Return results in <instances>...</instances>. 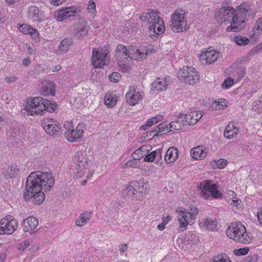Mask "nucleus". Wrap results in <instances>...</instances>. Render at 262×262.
<instances>
[{
  "label": "nucleus",
  "instance_id": "obj_34",
  "mask_svg": "<svg viewBox=\"0 0 262 262\" xmlns=\"http://www.w3.org/2000/svg\"><path fill=\"white\" fill-rule=\"evenodd\" d=\"M42 126L45 131L50 130L51 131H58L61 127L59 126V123L53 119L44 120Z\"/></svg>",
  "mask_w": 262,
  "mask_h": 262
},
{
  "label": "nucleus",
  "instance_id": "obj_7",
  "mask_svg": "<svg viewBox=\"0 0 262 262\" xmlns=\"http://www.w3.org/2000/svg\"><path fill=\"white\" fill-rule=\"evenodd\" d=\"M42 190L41 185L37 180L35 172H32L28 177L25 184V192L24 198L25 200L29 201L32 198V195L37 191Z\"/></svg>",
  "mask_w": 262,
  "mask_h": 262
},
{
  "label": "nucleus",
  "instance_id": "obj_39",
  "mask_svg": "<svg viewBox=\"0 0 262 262\" xmlns=\"http://www.w3.org/2000/svg\"><path fill=\"white\" fill-rule=\"evenodd\" d=\"M18 171L19 169L17 166L15 164H12L6 169L4 176L7 179L13 178L17 176Z\"/></svg>",
  "mask_w": 262,
  "mask_h": 262
},
{
  "label": "nucleus",
  "instance_id": "obj_18",
  "mask_svg": "<svg viewBox=\"0 0 262 262\" xmlns=\"http://www.w3.org/2000/svg\"><path fill=\"white\" fill-rule=\"evenodd\" d=\"M228 70L231 73L234 80L236 82L239 81L243 78L246 74L245 67L244 66L237 67L235 64H233Z\"/></svg>",
  "mask_w": 262,
  "mask_h": 262
},
{
  "label": "nucleus",
  "instance_id": "obj_40",
  "mask_svg": "<svg viewBox=\"0 0 262 262\" xmlns=\"http://www.w3.org/2000/svg\"><path fill=\"white\" fill-rule=\"evenodd\" d=\"M42 109H43V114L45 111H47L50 113H53L55 111L56 105L54 102L50 101L48 99H44L43 102H42Z\"/></svg>",
  "mask_w": 262,
  "mask_h": 262
},
{
  "label": "nucleus",
  "instance_id": "obj_60",
  "mask_svg": "<svg viewBox=\"0 0 262 262\" xmlns=\"http://www.w3.org/2000/svg\"><path fill=\"white\" fill-rule=\"evenodd\" d=\"M147 55V52H141L139 49H138V52H137V54L136 56H133V59L137 60L139 58H145Z\"/></svg>",
  "mask_w": 262,
  "mask_h": 262
},
{
  "label": "nucleus",
  "instance_id": "obj_45",
  "mask_svg": "<svg viewBox=\"0 0 262 262\" xmlns=\"http://www.w3.org/2000/svg\"><path fill=\"white\" fill-rule=\"evenodd\" d=\"M132 186H134V188L136 192L142 193L144 190V187L145 186V184L143 182L139 181L132 182L130 183Z\"/></svg>",
  "mask_w": 262,
  "mask_h": 262
},
{
  "label": "nucleus",
  "instance_id": "obj_35",
  "mask_svg": "<svg viewBox=\"0 0 262 262\" xmlns=\"http://www.w3.org/2000/svg\"><path fill=\"white\" fill-rule=\"evenodd\" d=\"M83 132H64V136L70 142H80L83 138Z\"/></svg>",
  "mask_w": 262,
  "mask_h": 262
},
{
  "label": "nucleus",
  "instance_id": "obj_55",
  "mask_svg": "<svg viewBox=\"0 0 262 262\" xmlns=\"http://www.w3.org/2000/svg\"><path fill=\"white\" fill-rule=\"evenodd\" d=\"M66 15L64 9H62L55 14V17L57 21H61L67 19Z\"/></svg>",
  "mask_w": 262,
  "mask_h": 262
},
{
  "label": "nucleus",
  "instance_id": "obj_48",
  "mask_svg": "<svg viewBox=\"0 0 262 262\" xmlns=\"http://www.w3.org/2000/svg\"><path fill=\"white\" fill-rule=\"evenodd\" d=\"M234 41L237 45L239 46H244L248 44L249 40L247 37H242L241 36H237L234 37Z\"/></svg>",
  "mask_w": 262,
  "mask_h": 262
},
{
  "label": "nucleus",
  "instance_id": "obj_3",
  "mask_svg": "<svg viewBox=\"0 0 262 262\" xmlns=\"http://www.w3.org/2000/svg\"><path fill=\"white\" fill-rule=\"evenodd\" d=\"M219 186L213 181L205 180L198 186L201 196L205 200L219 199L222 197V193L219 190Z\"/></svg>",
  "mask_w": 262,
  "mask_h": 262
},
{
  "label": "nucleus",
  "instance_id": "obj_38",
  "mask_svg": "<svg viewBox=\"0 0 262 262\" xmlns=\"http://www.w3.org/2000/svg\"><path fill=\"white\" fill-rule=\"evenodd\" d=\"M183 116L182 115L178 120L172 121L170 123H169V131H173L171 128H173V129L175 130H179L183 129L182 127H184L187 125H185V120H180L183 118L182 117Z\"/></svg>",
  "mask_w": 262,
  "mask_h": 262
},
{
  "label": "nucleus",
  "instance_id": "obj_42",
  "mask_svg": "<svg viewBox=\"0 0 262 262\" xmlns=\"http://www.w3.org/2000/svg\"><path fill=\"white\" fill-rule=\"evenodd\" d=\"M242 8L246 11V15L253 18L256 14V11L251 8L250 5L248 3L242 4Z\"/></svg>",
  "mask_w": 262,
  "mask_h": 262
},
{
  "label": "nucleus",
  "instance_id": "obj_27",
  "mask_svg": "<svg viewBox=\"0 0 262 262\" xmlns=\"http://www.w3.org/2000/svg\"><path fill=\"white\" fill-rule=\"evenodd\" d=\"M179 152L177 148L170 147L166 151L164 159L165 163L171 164L174 163L178 158Z\"/></svg>",
  "mask_w": 262,
  "mask_h": 262
},
{
  "label": "nucleus",
  "instance_id": "obj_43",
  "mask_svg": "<svg viewBox=\"0 0 262 262\" xmlns=\"http://www.w3.org/2000/svg\"><path fill=\"white\" fill-rule=\"evenodd\" d=\"M186 238L190 244H196L199 242V236L194 233L189 232L187 234Z\"/></svg>",
  "mask_w": 262,
  "mask_h": 262
},
{
  "label": "nucleus",
  "instance_id": "obj_13",
  "mask_svg": "<svg viewBox=\"0 0 262 262\" xmlns=\"http://www.w3.org/2000/svg\"><path fill=\"white\" fill-rule=\"evenodd\" d=\"M234 12V9L232 7H223L216 14L215 17L217 20H220L221 23L228 21L231 24V22H233Z\"/></svg>",
  "mask_w": 262,
  "mask_h": 262
},
{
  "label": "nucleus",
  "instance_id": "obj_9",
  "mask_svg": "<svg viewBox=\"0 0 262 262\" xmlns=\"http://www.w3.org/2000/svg\"><path fill=\"white\" fill-rule=\"evenodd\" d=\"M92 62L95 68H103L110 61V57L107 50L102 49L93 51Z\"/></svg>",
  "mask_w": 262,
  "mask_h": 262
},
{
  "label": "nucleus",
  "instance_id": "obj_37",
  "mask_svg": "<svg viewBox=\"0 0 262 262\" xmlns=\"http://www.w3.org/2000/svg\"><path fill=\"white\" fill-rule=\"evenodd\" d=\"M163 118L162 116L158 115L156 117H152V118L149 119L143 125L140 127L139 129L144 130L148 129L150 126L162 120Z\"/></svg>",
  "mask_w": 262,
  "mask_h": 262
},
{
  "label": "nucleus",
  "instance_id": "obj_12",
  "mask_svg": "<svg viewBox=\"0 0 262 262\" xmlns=\"http://www.w3.org/2000/svg\"><path fill=\"white\" fill-rule=\"evenodd\" d=\"M44 100L41 97H36L32 98L27 103V105L25 107V110L30 113L31 115L33 114L43 115V109H42V102Z\"/></svg>",
  "mask_w": 262,
  "mask_h": 262
},
{
  "label": "nucleus",
  "instance_id": "obj_4",
  "mask_svg": "<svg viewBox=\"0 0 262 262\" xmlns=\"http://www.w3.org/2000/svg\"><path fill=\"white\" fill-rule=\"evenodd\" d=\"M178 211V221L180 223V229L182 231L186 230L188 224L192 225L195 222L199 209L195 206H191L189 210L185 209H181Z\"/></svg>",
  "mask_w": 262,
  "mask_h": 262
},
{
  "label": "nucleus",
  "instance_id": "obj_1",
  "mask_svg": "<svg viewBox=\"0 0 262 262\" xmlns=\"http://www.w3.org/2000/svg\"><path fill=\"white\" fill-rule=\"evenodd\" d=\"M226 234L234 241L244 244H250L252 239L251 235L247 232L245 226L238 222L230 224L226 230Z\"/></svg>",
  "mask_w": 262,
  "mask_h": 262
},
{
  "label": "nucleus",
  "instance_id": "obj_44",
  "mask_svg": "<svg viewBox=\"0 0 262 262\" xmlns=\"http://www.w3.org/2000/svg\"><path fill=\"white\" fill-rule=\"evenodd\" d=\"M64 13L66 14L67 18H70L71 16H74L75 14L80 11V10L75 7H66L63 9Z\"/></svg>",
  "mask_w": 262,
  "mask_h": 262
},
{
  "label": "nucleus",
  "instance_id": "obj_52",
  "mask_svg": "<svg viewBox=\"0 0 262 262\" xmlns=\"http://www.w3.org/2000/svg\"><path fill=\"white\" fill-rule=\"evenodd\" d=\"M239 128L238 123L231 121L228 123V125L226 126L224 131H233L234 129L238 130Z\"/></svg>",
  "mask_w": 262,
  "mask_h": 262
},
{
  "label": "nucleus",
  "instance_id": "obj_25",
  "mask_svg": "<svg viewBox=\"0 0 262 262\" xmlns=\"http://www.w3.org/2000/svg\"><path fill=\"white\" fill-rule=\"evenodd\" d=\"M38 224V220L34 216H29L23 220L22 227L25 232H29L34 229Z\"/></svg>",
  "mask_w": 262,
  "mask_h": 262
},
{
  "label": "nucleus",
  "instance_id": "obj_22",
  "mask_svg": "<svg viewBox=\"0 0 262 262\" xmlns=\"http://www.w3.org/2000/svg\"><path fill=\"white\" fill-rule=\"evenodd\" d=\"M125 96L126 102L131 105L137 104L141 99L140 93L136 91L134 88L129 89V91L126 94Z\"/></svg>",
  "mask_w": 262,
  "mask_h": 262
},
{
  "label": "nucleus",
  "instance_id": "obj_29",
  "mask_svg": "<svg viewBox=\"0 0 262 262\" xmlns=\"http://www.w3.org/2000/svg\"><path fill=\"white\" fill-rule=\"evenodd\" d=\"M148 29L151 31H152L154 35H158L159 34L163 33L165 29L162 18L159 19V21H156L151 25H149Z\"/></svg>",
  "mask_w": 262,
  "mask_h": 262
},
{
  "label": "nucleus",
  "instance_id": "obj_2",
  "mask_svg": "<svg viewBox=\"0 0 262 262\" xmlns=\"http://www.w3.org/2000/svg\"><path fill=\"white\" fill-rule=\"evenodd\" d=\"M73 161L76 170V176L80 178L83 177L88 170L86 177L88 180L91 179L95 171L94 169H90L91 162L88 159L84 152L82 150L77 151L73 157Z\"/></svg>",
  "mask_w": 262,
  "mask_h": 262
},
{
  "label": "nucleus",
  "instance_id": "obj_16",
  "mask_svg": "<svg viewBox=\"0 0 262 262\" xmlns=\"http://www.w3.org/2000/svg\"><path fill=\"white\" fill-rule=\"evenodd\" d=\"M220 57H221V55L220 52L214 49H208L202 52L200 56V59L205 60L206 64H210L214 63Z\"/></svg>",
  "mask_w": 262,
  "mask_h": 262
},
{
  "label": "nucleus",
  "instance_id": "obj_33",
  "mask_svg": "<svg viewBox=\"0 0 262 262\" xmlns=\"http://www.w3.org/2000/svg\"><path fill=\"white\" fill-rule=\"evenodd\" d=\"M92 217V211H85L81 213L76 220V224L78 227L85 226Z\"/></svg>",
  "mask_w": 262,
  "mask_h": 262
},
{
  "label": "nucleus",
  "instance_id": "obj_53",
  "mask_svg": "<svg viewBox=\"0 0 262 262\" xmlns=\"http://www.w3.org/2000/svg\"><path fill=\"white\" fill-rule=\"evenodd\" d=\"M234 79L232 77H229L226 79L222 84V88L227 89L234 84Z\"/></svg>",
  "mask_w": 262,
  "mask_h": 262
},
{
  "label": "nucleus",
  "instance_id": "obj_30",
  "mask_svg": "<svg viewBox=\"0 0 262 262\" xmlns=\"http://www.w3.org/2000/svg\"><path fill=\"white\" fill-rule=\"evenodd\" d=\"M152 146L150 145H145L136 150L132 154L133 159L139 160L145 157L148 153V149H151Z\"/></svg>",
  "mask_w": 262,
  "mask_h": 262
},
{
  "label": "nucleus",
  "instance_id": "obj_19",
  "mask_svg": "<svg viewBox=\"0 0 262 262\" xmlns=\"http://www.w3.org/2000/svg\"><path fill=\"white\" fill-rule=\"evenodd\" d=\"M168 84L166 78L157 77L155 81L152 83L150 90L154 93H158L159 92L165 91Z\"/></svg>",
  "mask_w": 262,
  "mask_h": 262
},
{
  "label": "nucleus",
  "instance_id": "obj_63",
  "mask_svg": "<svg viewBox=\"0 0 262 262\" xmlns=\"http://www.w3.org/2000/svg\"><path fill=\"white\" fill-rule=\"evenodd\" d=\"M237 135V132H224V136L227 139H233Z\"/></svg>",
  "mask_w": 262,
  "mask_h": 262
},
{
  "label": "nucleus",
  "instance_id": "obj_5",
  "mask_svg": "<svg viewBox=\"0 0 262 262\" xmlns=\"http://www.w3.org/2000/svg\"><path fill=\"white\" fill-rule=\"evenodd\" d=\"M178 78L186 84H194L199 82L200 77L196 70L191 67L184 66L177 73Z\"/></svg>",
  "mask_w": 262,
  "mask_h": 262
},
{
  "label": "nucleus",
  "instance_id": "obj_14",
  "mask_svg": "<svg viewBox=\"0 0 262 262\" xmlns=\"http://www.w3.org/2000/svg\"><path fill=\"white\" fill-rule=\"evenodd\" d=\"M27 16L29 19L33 22L41 23L43 21L44 12L40 10L38 7L32 4L28 7Z\"/></svg>",
  "mask_w": 262,
  "mask_h": 262
},
{
  "label": "nucleus",
  "instance_id": "obj_49",
  "mask_svg": "<svg viewBox=\"0 0 262 262\" xmlns=\"http://www.w3.org/2000/svg\"><path fill=\"white\" fill-rule=\"evenodd\" d=\"M133 187L134 186H132V185L129 184L125 188L126 193L132 199H137V196H136V192Z\"/></svg>",
  "mask_w": 262,
  "mask_h": 262
},
{
  "label": "nucleus",
  "instance_id": "obj_51",
  "mask_svg": "<svg viewBox=\"0 0 262 262\" xmlns=\"http://www.w3.org/2000/svg\"><path fill=\"white\" fill-rule=\"evenodd\" d=\"M258 255L254 253H250L244 260V262H258Z\"/></svg>",
  "mask_w": 262,
  "mask_h": 262
},
{
  "label": "nucleus",
  "instance_id": "obj_61",
  "mask_svg": "<svg viewBox=\"0 0 262 262\" xmlns=\"http://www.w3.org/2000/svg\"><path fill=\"white\" fill-rule=\"evenodd\" d=\"M30 245V243L28 241L25 240L20 243L18 245V248L19 250H24Z\"/></svg>",
  "mask_w": 262,
  "mask_h": 262
},
{
  "label": "nucleus",
  "instance_id": "obj_20",
  "mask_svg": "<svg viewBox=\"0 0 262 262\" xmlns=\"http://www.w3.org/2000/svg\"><path fill=\"white\" fill-rule=\"evenodd\" d=\"M115 57L119 62H126L129 59L127 48L122 45H118L115 51Z\"/></svg>",
  "mask_w": 262,
  "mask_h": 262
},
{
  "label": "nucleus",
  "instance_id": "obj_17",
  "mask_svg": "<svg viewBox=\"0 0 262 262\" xmlns=\"http://www.w3.org/2000/svg\"><path fill=\"white\" fill-rule=\"evenodd\" d=\"M158 13L157 10L149 9L147 10V12L142 13L140 17V19L150 25L156 21H159L161 17L158 15Z\"/></svg>",
  "mask_w": 262,
  "mask_h": 262
},
{
  "label": "nucleus",
  "instance_id": "obj_46",
  "mask_svg": "<svg viewBox=\"0 0 262 262\" xmlns=\"http://www.w3.org/2000/svg\"><path fill=\"white\" fill-rule=\"evenodd\" d=\"M210 262H231L226 254H220L215 256Z\"/></svg>",
  "mask_w": 262,
  "mask_h": 262
},
{
  "label": "nucleus",
  "instance_id": "obj_47",
  "mask_svg": "<svg viewBox=\"0 0 262 262\" xmlns=\"http://www.w3.org/2000/svg\"><path fill=\"white\" fill-rule=\"evenodd\" d=\"M87 9L91 16H95L97 12L96 10V4L94 1L91 0L89 2Z\"/></svg>",
  "mask_w": 262,
  "mask_h": 262
},
{
  "label": "nucleus",
  "instance_id": "obj_36",
  "mask_svg": "<svg viewBox=\"0 0 262 262\" xmlns=\"http://www.w3.org/2000/svg\"><path fill=\"white\" fill-rule=\"evenodd\" d=\"M104 103L108 107L112 108L115 106L118 101V97L114 93H107L104 98Z\"/></svg>",
  "mask_w": 262,
  "mask_h": 262
},
{
  "label": "nucleus",
  "instance_id": "obj_62",
  "mask_svg": "<svg viewBox=\"0 0 262 262\" xmlns=\"http://www.w3.org/2000/svg\"><path fill=\"white\" fill-rule=\"evenodd\" d=\"M249 248L248 247L240 248L235 253L237 255H245L248 253Z\"/></svg>",
  "mask_w": 262,
  "mask_h": 262
},
{
  "label": "nucleus",
  "instance_id": "obj_28",
  "mask_svg": "<svg viewBox=\"0 0 262 262\" xmlns=\"http://www.w3.org/2000/svg\"><path fill=\"white\" fill-rule=\"evenodd\" d=\"M262 32V18H258L252 30V33L249 35V37L251 40L254 42L256 41L260 36Z\"/></svg>",
  "mask_w": 262,
  "mask_h": 262
},
{
  "label": "nucleus",
  "instance_id": "obj_64",
  "mask_svg": "<svg viewBox=\"0 0 262 262\" xmlns=\"http://www.w3.org/2000/svg\"><path fill=\"white\" fill-rule=\"evenodd\" d=\"M257 218L259 225L262 226V207L257 212Z\"/></svg>",
  "mask_w": 262,
  "mask_h": 262
},
{
  "label": "nucleus",
  "instance_id": "obj_8",
  "mask_svg": "<svg viewBox=\"0 0 262 262\" xmlns=\"http://www.w3.org/2000/svg\"><path fill=\"white\" fill-rule=\"evenodd\" d=\"M242 8V4L238 6L237 9L234 10V17L233 22H231V25L228 26L227 31L238 32L245 28V20L243 19L246 16V11Z\"/></svg>",
  "mask_w": 262,
  "mask_h": 262
},
{
  "label": "nucleus",
  "instance_id": "obj_11",
  "mask_svg": "<svg viewBox=\"0 0 262 262\" xmlns=\"http://www.w3.org/2000/svg\"><path fill=\"white\" fill-rule=\"evenodd\" d=\"M17 222L13 216L7 215L0 221V234H11L17 228Z\"/></svg>",
  "mask_w": 262,
  "mask_h": 262
},
{
  "label": "nucleus",
  "instance_id": "obj_41",
  "mask_svg": "<svg viewBox=\"0 0 262 262\" xmlns=\"http://www.w3.org/2000/svg\"><path fill=\"white\" fill-rule=\"evenodd\" d=\"M45 195L43 191H37L32 195L33 202L34 204L39 205L44 201Z\"/></svg>",
  "mask_w": 262,
  "mask_h": 262
},
{
  "label": "nucleus",
  "instance_id": "obj_23",
  "mask_svg": "<svg viewBox=\"0 0 262 262\" xmlns=\"http://www.w3.org/2000/svg\"><path fill=\"white\" fill-rule=\"evenodd\" d=\"M55 84L53 81H44L41 82L40 94L44 96L55 95Z\"/></svg>",
  "mask_w": 262,
  "mask_h": 262
},
{
  "label": "nucleus",
  "instance_id": "obj_26",
  "mask_svg": "<svg viewBox=\"0 0 262 262\" xmlns=\"http://www.w3.org/2000/svg\"><path fill=\"white\" fill-rule=\"evenodd\" d=\"M151 150V149H148V153L146 155L144 161L147 162H152L154 160H156L157 162L160 161L162 158V149L159 148L152 151H150Z\"/></svg>",
  "mask_w": 262,
  "mask_h": 262
},
{
  "label": "nucleus",
  "instance_id": "obj_32",
  "mask_svg": "<svg viewBox=\"0 0 262 262\" xmlns=\"http://www.w3.org/2000/svg\"><path fill=\"white\" fill-rule=\"evenodd\" d=\"M203 146H198L191 149L190 154L191 157L195 160H201L206 157L207 152Z\"/></svg>",
  "mask_w": 262,
  "mask_h": 262
},
{
  "label": "nucleus",
  "instance_id": "obj_54",
  "mask_svg": "<svg viewBox=\"0 0 262 262\" xmlns=\"http://www.w3.org/2000/svg\"><path fill=\"white\" fill-rule=\"evenodd\" d=\"M138 49L133 46H128V48H127V51L129 58L132 59H133V56H136Z\"/></svg>",
  "mask_w": 262,
  "mask_h": 262
},
{
  "label": "nucleus",
  "instance_id": "obj_24",
  "mask_svg": "<svg viewBox=\"0 0 262 262\" xmlns=\"http://www.w3.org/2000/svg\"><path fill=\"white\" fill-rule=\"evenodd\" d=\"M199 226L203 230L212 231L217 227V222L210 217L203 219L199 222Z\"/></svg>",
  "mask_w": 262,
  "mask_h": 262
},
{
  "label": "nucleus",
  "instance_id": "obj_58",
  "mask_svg": "<svg viewBox=\"0 0 262 262\" xmlns=\"http://www.w3.org/2000/svg\"><path fill=\"white\" fill-rule=\"evenodd\" d=\"M227 165V161L224 159H220L216 161L217 168L222 169Z\"/></svg>",
  "mask_w": 262,
  "mask_h": 262
},
{
  "label": "nucleus",
  "instance_id": "obj_59",
  "mask_svg": "<svg viewBox=\"0 0 262 262\" xmlns=\"http://www.w3.org/2000/svg\"><path fill=\"white\" fill-rule=\"evenodd\" d=\"M64 128L67 131H75V128L73 126V122L72 121H66L64 125Z\"/></svg>",
  "mask_w": 262,
  "mask_h": 262
},
{
  "label": "nucleus",
  "instance_id": "obj_15",
  "mask_svg": "<svg viewBox=\"0 0 262 262\" xmlns=\"http://www.w3.org/2000/svg\"><path fill=\"white\" fill-rule=\"evenodd\" d=\"M90 27L84 18H80L74 26V35L78 39H81L88 34Z\"/></svg>",
  "mask_w": 262,
  "mask_h": 262
},
{
  "label": "nucleus",
  "instance_id": "obj_57",
  "mask_svg": "<svg viewBox=\"0 0 262 262\" xmlns=\"http://www.w3.org/2000/svg\"><path fill=\"white\" fill-rule=\"evenodd\" d=\"M120 75L118 72H113L109 76V79L112 82H117L119 81Z\"/></svg>",
  "mask_w": 262,
  "mask_h": 262
},
{
  "label": "nucleus",
  "instance_id": "obj_21",
  "mask_svg": "<svg viewBox=\"0 0 262 262\" xmlns=\"http://www.w3.org/2000/svg\"><path fill=\"white\" fill-rule=\"evenodd\" d=\"M204 114L202 112H192L189 114L183 115L185 116L184 118L185 120V125H191L195 124L203 116Z\"/></svg>",
  "mask_w": 262,
  "mask_h": 262
},
{
  "label": "nucleus",
  "instance_id": "obj_31",
  "mask_svg": "<svg viewBox=\"0 0 262 262\" xmlns=\"http://www.w3.org/2000/svg\"><path fill=\"white\" fill-rule=\"evenodd\" d=\"M73 41L72 38H64L59 44V46L57 50V53L59 54H63L67 53L70 49V47L73 45Z\"/></svg>",
  "mask_w": 262,
  "mask_h": 262
},
{
  "label": "nucleus",
  "instance_id": "obj_56",
  "mask_svg": "<svg viewBox=\"0 0 262 262\" xmlns=\"http://www.w3.org/2000/svg\"><path fill=\"white\" fill-rule=\"evenodd\" d=\"M169 124H167L166 122H162L152 131H169Z\"/></svg>",
  "mask_w": 262,
  "mask_h": 262
},
{
  "label": "nucleus",
  "instance_id": "obj_10",
  "mask_svg": "<svg viewBox=\"0 0 262 262\" xmlns=\"http://www.w3.org/2000/svg\"><path fill=\"white\" fill-rule=\"evenodd\" d=\"M37 180L41 185V187L45 191H49L54 185L55 178L52 173L49 172L35 171Z\"/></svg>",
  "mask_w": 262,
  "mask_h": 262
},
{
  "label": "nucleus",
  "instance_id": "obj_50",
  "mask_svg": "<svg viewBox=\"0 0 262 262\" xmlns=\"http://www.w3.org/2000/svg\"><path fill=\"white\" fill-rule=\"evenodd\" d=\"M19 30L24 34H27L33 31V28L28 24H23L18 27Z\"/></svg>",
  "mask_w": 262,
  "mask_h": 262
},
{
  "label": "nucleus",
  "instance_id": "obj_6",
  "mask_svg": "<svg viewBox=\"0 0 262 262\" xmlns=\"http://www.w3.org/2000/svg\"><path fill=\"white\" fill-rule=\"evenodd\" d=\"M187 26V18L185 11L183 9L177 10L171 16V23L169 27L176 32H182L186 30Z\"/></svg>",
  "mask_w": 262,
  "mask_h": 262
}]
</instances>
